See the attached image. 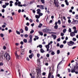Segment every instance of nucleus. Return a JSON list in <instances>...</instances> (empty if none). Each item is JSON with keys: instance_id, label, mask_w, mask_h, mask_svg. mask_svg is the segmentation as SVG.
I'll return each mask as SVG.
<instances>
[{"instance_id": "1", "label": "nucleus", "mask_w": 78, "mask_h": 78, "mask_svg": "<svg viewBox=\"0 0 78 78\" xmlns=\"http://www.w3.org/2000/svg\"><path fill=\"white\" fill-rule=\"evenodd\" d=\"M37 62L38 68L37 69H36V70H37V78H39V58L37 59Z\"/></svg>"}, {"instance_id": "2", "label": "nucleus", "mask_w": 78, "mask_h": 78, "mask_svg": "<svg viewBox=\"0 0 78 78\" xmlns=\"http://www.w3.org/2000/svg\"><path fill=\"white\" fill-rule=\"evenodd\" d=\"M4 58H5L8 61H9L10 60V55H9V54L8 53L5 54V55H4Z\"/></svg>"}, {"instance_id": "3", "label": "nucleus", "mask_w": 78, "mask_h": 78, "mask_svg": "<svg viewBox=\"0 0 78 78\" xmlns=\"http://www.w3.org/2000/svg\"><path fill=\"white\" fill-rule=\"evenodd\" d=\"M67 44L69 46H72L73 45H76V44H75V43L72 41H70L69 42H68Z\"/></svg>"}, {"instance_id": "4", "label": "nucleus", "mask_w": 78, "mask_h": 78, "mask_svg": "<svg viewBox=\"0 0 78 78\" xmlns=\"http://www.w3.org/2000/svg\"><path fill=\"white\" fill-rule=\"evenodd\" d=\"M43 32H44V33H48V32H50L51 30L49 28H46L43 29Z\"/></svg>"}, {"instance_id": "5", "label": "nucleus", "mask_w": 78, "mask_h": 78, "mask_svg": "<svg viewBox=\"0 0 78 78\" xmlns=\"http://www.w3.org/2000/svg\"><path fill=\"white\" fill-rule=\"evenodd\" d=\"M54 4L55 5V6L56 7H57V8H58L59 7V4H58V2H57L56 1V0H54Z\"/></svg>"}, {"instance_id": "6", "label": "nucleus", "mask_w": 78, "mask_h": 78, "mask_svg": "<svg viewBox=\"0 0 78 78\" xmlns=\"http://www.w3.org/2000/svg\"><path fill=\"white\" fill-rule=\"evenodd\" d=\"M37 14H38L39 16L37 15H35V17L37 19H39V9H37Z\"/></svg>"}, {"instance_id": "7", "label": "nucleus", "mask_w": 78, "mask_h": 78, "mask_svg": "<svg viewBox=\"0 0 78 78\" xmlns=\"http://www.w3.org/2000/svg\"><path fill=\"white\" fill-rule=\"evenodd\" d=\"M30 39L29 40V43H31L32 42V35H30L29 36Z\"/></svg>"}, {"instance_id": "8", "label": "nucleus", "mask_w": 78, "mask_h": 78, "mask_svg": "<svg viewBox=\"0 0 78 78\" xmlns=\"http://www.w3.org/2000/svg\"><path fill=\"white\" fill-rule=\"evenodd\" d=\"M44 46L47 49V51H49V48H50V46H48V45H46L45 46Z\"/></svg>"}, {"instance_id": "9", "label": "nucleus", "mask_w": 78, "mask_h": 78, "mask_svg": "<svg viewBox=\"0 0 78 78\" xmlns=\"http://www.w3.org/2000/svg\"><path fill=\"white\" fill-rule=\"evenodd\" d=\"M70 35L72 37H73L74 36H75V34L73 32L70 33Z\"/></svg>"}, {"instance_id": "10", "label": "nucleus", "mask_w": 78, "mask_h": 78, "mask_svg": "<svg viewBox=\"0 0 78 78\" xmlns=\"http://www.w3.org/2000/svg\"><path fill=\"white\" fill-rule=\"evenodd\" d=\"M18 6H20V7H22L23 6V5H20V4H21V2H18Z\"/></svg>"}, {"instance_id": "11", "label": "nucleus", "mask_w": 78, "mask_h": 78, "mask_svg": "<svg viewBox=\"0 0 78 78\" xmlns=\"http://www.w3.org/2000/svg\"><path fill=\"white\" fill-rule=\"evenodd\" d=\"M24 49H22L21 50V51L20 52V53H21V55H23L24 54Z\"/></svg>"}, {"instance_id": "12", "label": "nucleus", "mask_w": 78, "mask_h": 78, "mask_svg": "<svg viewBox=\"0 0 78 78\" xmlns=\"http://www.w3.org/2000/svg\"><path fill=\"white\" fill-rule=\"evenodd\" d=\"M10 4H9V5L10 6H12V3H13V1H10Z\"/></svg>"}, {"instance_id": "13", "label": "nucleus", "mask_w": 78, "mask_h": 78, "mask_svg": "<svg viewBox=\"0 0 78 78\" xmlns=\"http://www.w3.org/2000/svg\"><path fill=\"white\" fill-rule=\"evenodd\" d=\"M43 16V13L41 12V10L39 9V17H41V16Z\"/></svg>"}, {"instance_id": "14", "label": "nucleus", "mask_w": 78, "mask_h": 78, "mask_svg": "<svg viewBox=\"0 0 78 78\" xmlns=\"http://www.w3.org/2000/svg\"><path fill=\"white\" fill-rule=\"evenodd\" d=\"M62 61H61V62H60L58 64V66H57V69H58V67H59V65H61V64H62Z\"/></svg>"}, {"instance_id": "15", "label": "nucleus", "mask_w": 78, "mask_h": 78, "mask_svg": "<svg viewBox=\"0 0 78 78\" xmlns=\"http://www.w3.org/2000/svg\"><path fill=\"white\" fill-rule=\"evenodd\" d=\"M40 7L41 9H44V5H41V6H40Z\"/></svg>"}, {"instance_id": "16", "label": "nucleus", "mask_w": 78, "mask_h": 78, "mask_svg": "<svg viewBox=\"0 0 78 78\" xmlns=\"http://www.w3.org/2000/svg\"><path fill=\"white\" fill-rule=\"evenodd\" d=\"M40 51H41V53H44V52H45V51H44V49L42 48L41 49Z\"/></svg>"}, {"instance_id": "17", "label": "nucleus", "mask_w": 78, "mask_h": 78, "mask_svg": "<svg viewBox=\"0 0 78 78\" xmlns=\"http://www.w3.org/2000/svg\"><path fill=\"white\" fill-rule=\"evenodd\" d=\"M74 24H77V23H78V21L77 20H74Z\"/></svg>"}, {"instance_id": "18", "label": "nucleus", "mask_w": 78, "mask_h": 78, "mask_svg": "<svg viewBox=\"0 0 78 78\" xmlns=\"http://www.w3.org/2000/svg\"><path fill=\"white\" fill-rule=\"evenodd\" d=\"M52 36H53V37L54 39H56V35H52Z\"/></svg>"}, {"instance_id": "19", "label": "nucleus", "mask_w": 78, "mask_h": 78, "mask_svg": "<svg viewBox=\"0 0 78 78\" xmlns=\"http://www.w3.org/2000/svg\"><path fill=\"white\" fill-rule=\"evenodd\" d=\"M33 54L32 53L31 55H30L29 56V58H30V59H31L32 58V57H33Z\"/></svg>"}, {"instance_id": "20", "label": "nucleus", "mask_w": 78, "mask_h": 78, "mask_svg": "<svg viewBox=\"0 0 78 78\" xmlns=\"http://www.w3.org/2000/svg\"><path fill=\"white\" fill-rule=\"evenodd\" d=\"M20 31L21 33H23V30L22 29H21L20 30Z\"/></svg>"}, {"instance_id": "21", "label": "nucleus", "mask_w": 78, "mask_h": 78, "mask_svg": "<svg viewBox=\"0 0 78 78\" xmlns=\"http://www.w3.org/2000/svg\"><path fill=\"white\" fill-rule=\"evenodd\" d=\"M25 31H27L28 30V27L27 26L25 27Z\"/></svg>"}, {"instance_id": "22", "label": "nucleus", "mask_w": 78, "mask_h": 78, "mask_svg": "<svg viewBox=\"0 0 78 78\" xmlns=\"http://www.w3.org/2000/svg\"><path fill=\"white\" fill-rule=\"evenodd\" d=\"M41 2L43 4L45 3V1L44 0H41Z\"/></svg>"}, {"instance_id": "23", "label": "nucleus", "mask_w": 78, "mask_h": 78, "mask_svg": "<svg viewBox=\"0 0 78 78\" xmlns=\"http://www.w3.org/2000/svg\"><path fill=\"white\" fill-rule=\"evenodd\" d=\"M39 34L41 36H43V32H42L40 31Z\"/></svg>"}, {"instance_id": "24", "label": "nucleus", "mask_w": 78, "mask_h": 78, "mask_svg": "<svg viewBox=\"0 0 78 78\" xmlns=\"http://www.w3.org/2000/svg\"><path fill=\"white\" fill-rule=\"evenodd\" d=\"M66 29H64L63 30V33H65L66 32Z\"/></svg>"}, {"instance_id": "25", "label": "nucleus", "mask_w": 78, "mask_h": 78, "mask_svg": "<svg viewBox=\"0 0 78 78\" xmlns=\"http://www.w3.org/2000/svg\"><path fill=\"white\" fill-rule=\"evenodd\" d=\"M23 41L24 43H27V40L26 39H24Z\"/></svg>"}, {"instance_id": "26", "label": "nucleus", "mask_w": 78, "mask_h": 78, "mask_svg": "<svg viewBox=\"0 0 78 78\" xmlns=\"http://www.w3.org/2000/svg\"><path fill=\"white\" fill-rule=\"evenodd\" d=\"M54 28L55 29H56V30H57V29H58V26L55 25L54 26Z\"/></svg>"}, {"instance_id": "27", "label": "nucleus", "mask_w": 78, "mask_h": 78, "mask_svg": "<svg viewBox=\"0 0 78 78\" xmlns=\"http://www.w3.org/2000/svg\"><path fill=\"white\" fill-rule=\"evenodd\" d=\"M75 69H73L72 70V69H71V72L72 73H74L75 72Z\"/></svg>"}, {"instance_id": "28", "label": "nucleus", "mask_w": 78, "mask_h": 78, "mask_svg": "<svg viewBox=\"0 0 78 78\" xmlns=\"http://www.w3.org/2000/svg\"><path fill=\"white\" fill-rule=\"evenodd\" d=\"M16 33L18 34H20V32L18 31L17 30H16Z\"/></svg>"}, {"instance_id": "29", "label": "nucleus", "mask_w": 78, "mask_h": 78, "mask_svg": "<svg viewBox=\"0 0 78 78\" xmlns=\"http://www.w3.org/2000/svg\"><path fill=\"white\" fill-rule=\"evenodd\" d=\"M64 47V45L63 44H61L60 45V48H62Z\"/></svg>"}, {"instance_id": "30", "label": "nucleus", "mask_w": 78, "mask_h": 78, "mask_svg": "<svg viewBox=\"0 0 78 78\" xmlns=\"http://www.w3.org/2000/svg\"><path fill=\"white\" fill-rule=\"evenodd\" d=\"M6 7V5H2V8H5Z\"/></svg>"}, {"instance_id": "31", "label": "nucleus", "mask_w": 78, "mask_h": 78, "mask_svg": "<svg viewBox=\"0 0 78 78\" xmlns=\"http://www.w3.org/2000/svg\"><path fill=\"white\" fill-rule=\"evenodd\" d=\"M55 54V52L53 51H52L51 53V55H54Z\"/></svg>"}, {"instance_id": "32", "label": "nucleus", "mask_w": 78, "mask_h": 78, "mask_svg": "<svg viewBox=\"0 0 78 78\" xmlns=\"http://www.w3.org/2000/svg\"><path fill=\"white\" fill-rule=\"evenodd\" d=\"M58 23L59 25H60L61 24V20H58Z\"/></svg>"}, {"instance_id": "33", "label": "nucleus", "mask_w": 78, "mask_h": 78, "mask_svg": "<svg viewBox=\"0 0 78 78\" xmlns=\"http://www.w3.org/2000/svg\"><path fill=\"white\" fill-rule=\"evenodd\" d=\"M43 25V24L41 23H40L39 24V28H41V27Z\"/></svg>"}, {"instance_id": "34", "label": "nucleus", "mask_w": 78, "mask_h": 78, "mask_svg": "<svg viewBox=\"0 0 78 78\" xmlns=\"http://www.w3.org/2000/svg\"><path fill=\"white\" fill-rule=\"evenodd\" d=\"M73 33H74V34L77 33H78V30H74Z\"/></svg>"}, {"instance_id": "35", "label": "nucleus", "mask_w": 78, "mask_h": 78, "mask_svg": "<svg viewBox=\"0 0 78 78\" xmlns=\"http://www.w3.org/2000/svg\"><path fill=\"white\" fill-rule=\"evenodd\" d=\"M60 53V51L59 50L57 51V54H59Z\"/></svg>"}, {"instance_id": "36", "label": "nucleus", "mask_w": 78, "mask_h": 78, "mask_svg": "<svg viewBox=\"0 0 78 78\" xmlns=\"http://www.w3.org/2000/svg\"><path fill=\"white\" fill-rule=\"evenodd\" d=\"M5 5H6V6H8L9 5V3L8 2H5Z\"/></svg>"}, {"instance_id": "37", "label": "nucleus", "mask_w": 78, "mask_h": 78, "mask_svg": "<svg viewBox=\"0 0 78 78\" xmlns=\"http://www.w3.org/2000/svg\"><path fill=\"white\" fill-rule=\"evenodd\" d=\"M64 35V34L63 33H61V36H63Z\"/></svg>"}, {"instance_id": "38", "label": "nucleus", "mask_w": 78, "mask_h": 78, "mask_svg": "<svg viewBox=\"0 0 78 78\" xmlns=\"http://www.w3.org/2000/svg\"><path fill=\"white\" fill-rule=\"evenodd\" d=\"M42 74L43 75V76H45V75H46V73H45V72H43L42 73Z\"/></svg>"}, {"instance_id": "39", "label": "nucleus", "mask_w": 78, "mask_h": 78, "mask_svg": "<svg viewBox=\"0 0 78 78\" xmlns=\"http://www.w3.org/2000/svg\"><path fill=\"white\" fill-rule=\"evenodd\" d=\"M39 48H42V45L41 44L39 45Z\"/></svg>"}, {"instance_id": "40", "label": "nucleus", "mask_w": 78, "mask_h": 78, "mask_svg": "<svg viewBox=\"0 0 78 78\" xmlns=\"http://www.w3.org/2000/svg\"><path fill=\"white\" fill-rule=\"evenodd\" d=\"M34 32V30H32L30 32V34H32V33H33V32Z\"/></svg>"}, {"instance_id": "41", "label": "nucleus", "mask_w": 78, "mask_h": 78, "mask_svg": "<svg viewBox=\"0 0 78 78\" xmlns=\"http://www.w3.org/2000/svg\"><path fill=\"white\" fill-rule=\"evenodd\" d=\"M28 36V35L27 34H26L24 35V37H27Z\"/></svg>"}, {"instance_id": "42", "label": "nucleus", "mask_w": 78, "mask_h": 78, "mask_svg": "<svg viewBox=\"0 0 78 78\" xmlns=\"http://www.w3.org/2000/svg\"><path fill=\"white\" fill-rule=\"evenodd\" d=\"M3 48L4 50H6V46H4L3 47Z\"/></svg>"}, {"instance_id": "43", "label": "nucleus", "mask_w": 78, "mask_h": 78, "mask_svg": "<svg viewBox=\"0 0 78 78\" xmlns=\"http://www.w3.org/2000/svg\"><path fill=\"white\" fill-rule=\"evenodd\" d=\"M69 32H70V33H71V32H72V30L71 29V28L69 29Z\"/></svg>"}, {"instance_id": "44", "label": "nucleus", "mask_w": 78, "mask_h": 78, "mask_svg": "<svg viewBox=\"0 0 78 78\" xmlns=\"http://www.w3.org/2000/svg\"><path fill=\"white\" fill-rule=\"evenodd\" d=\"M73 40L74 41H76V39L75 38H73Z\"/></svg>"}, {"instance_id": "45", "label": "nucleus", "mask_w": 78, "mask_h": 78, "mask_svg": "<svg viewBox=\"0 0 78 78\" xmlns=\"http://www.w3.org/2000/svg\"><path fill=\"white\" fill-rule=\"evenodd\" d=\"M60 38H58L57 39V41H58V42H59V41H61V40L60 39Z\"/></svg>"}, {"instance_id": "46", "label": "nucleus", "mask_w": 78, "mask_h": 78, "mask_svg": "<svg viewBox=\"0 0 78 78\" xmlns=\"http://www.w3.org/2000/svg\"><path fill=\"white\" fill-rule=\"evenodd\" d=\"M46 56L48 57V58L49 56H50V55L49 54H47L46 55Z\"/></svg>"}, {"instance_id": "47", "label": "nucleus", "mask_w": 78, "mask_h": 78, "mask_svg": "<svg viewBox=\"0 0 78 78\" xmlns=\"http://www.w3.org/2000/svg\"><path fill=\"white\" fill-rule=\"evenodd\" d=\"M0 36L1 37H3L4 36V35L3 34H0Z\"/></svg>"}, {"instance_id": "48", "label": "nucleus", "mask_w": 78, "mask_h": 78, "mask_svg": "<svg viewBox=\"0 0 78 78\" xmlns=\"http://www.w3.org/2000/svg\"><path fill=\"white\" fill-rule=\"evenodd\" d=\"M9 34L10 33H11V32H12V30H9Z\"/></svg>"}, {"instance_id": "49", "label": "nucleus", "mask_w": 78, "mask_h": 78, "mask_svg": "<svg viewBox=\"0 0 78 78\" xmlns=\"http://www.w3.org/2000/svg\"><path fill=\"white\" fill-rule=\"evenodd\" d=\"M3 65V62H0V66H2Z\"/></svg>"}, {"instance_id": "50", "label": "nucleus", "mask_w": 78, "mask_h": 78, "mask_svg": "<svg viewBox=\"0 0 78 78\" xmlns=\"http://www.w3.org/2000/svg\"><path fill=\"white\" fill-rule=\"evenodd\" d=\"M15 5H16V6H17V5L18 4V3L17 2H16L15 3Z\"/></svg>"}, {"instance_id": "51", "label": "nucleus", "mask_w": 78, "mask_h": 78, "mask_svg": "<svg viewBox=\"0 0 78 78\" xmlns=\"http://www.w3.org/2000/svg\"><path fill=\"white\" fill-rule=\"evenodd\" d=\"M68 23H71V20H70V19H69L68 20Z\"/></svg>"}, {"instance_id": "52", "label": "nucleus", "mask_w": 78, "mask_h": 78, "mask_svg": "<svg viewBox=\"0 0 78 78\" xmlns=\"http://www.w3.org/2000/svg\"><path fill=\"white\" fill-rule=\"evenodd\" d=\"M75 18L76 19H78V15H76Z\"/></svg>"}, {"instance_id": "53", "label": "nucleus", "mask_w": 78, "mask_h": 78, "mask_svg": "<svg viewBox=\"0 0 78 78\" xmlns=\"http://www.w3.org/2000/svg\"><path fill=\"white\" fill-rule=\"evenodd\" d=\"M73 29L74 30H76V27H73Z\"/></svg>"}, {"instance_id": "54", "label": "nucleus", "mask_w": 78, "mask_h": 78, "mask_svg": "<svg viewBox=\"0 0 78 78\" xmlns=\"http://www.w3.org/2000/svg\"><path fill=\"white\" fill-rule=\"evenodd\" d=\"M20 44L23 45V41H21L20 43Z\"/></svg>"}, {"instance_id": "55", "label": "nucleus", "mask_w": 78, "mask_h": 78, "mask_svg": "<svg viewBox=\"0 0 78 78\" xmlns=\"http://www.w3.org/2000/svg\"><path fill=\"white\" fill-rule=\"evenodd\" d=\"M66 41H64L63 42V44H66Z\"/></svg>"}, {"instance_id": "56", "label": "nucleus", "mask_w": 78, "mask_h": 78, "mask_svg": "<svg viewBox=\"0 0 78 78\" xmlns=\"http://www.w3.org/2000/svg\"><path fill=\"white\" fill-rule=\"evenodd\" d=\"M68 70L69 72H70V71H71V70H70V69H68Z\"/></svg>"}, {"instance_id": "57", "label": "nucleus", "mask_w": 78, "mask_h": 78, "mask_svg": "<svg viewBox=\"0 0 78 78\" xmlns=\"http://www.w3.org/2000/svg\"><path fill=\"white\" fill-rule=\"evenodd\" d=\"M2 28H5V27H6V26L5 25H3L2 26Z\"/></svg>"}, {"instance_id": "58", "label": "nucleus", "mask_w": 78, "mask_h": 78, "mask_svg": "<svg viewBox=\"0 0 78 78\" xmlns=\"http://www.w3.org/2000/svg\"><path fill=\"white\" fill-rule=\"evenodd\" d=\"M36 22L37 23H38L39 22V20L38 19H37L36 20Z\"/></svg>"}, {"instance_id": "59", "label": "nucleus", "mask_w": 78, "mask_h": 78, "mask_svg": "<svg viewBox=\"0 0 78 78\" xmlns=\"http://www.w3.org/2000/svg\"><path fill=\"white\" fill-rule=\"evenodd\" d=\"M63 18L65 20H66V17L65 16H63Z\"/></svg>"}, {"instance_id": "60", "label": "nucleus", "mask_w": 78, "mask_h": 78, "mask_svg": "<svg viewBox=\"0 0 78 78\" xmlns=\"http://www.w3.org/2000/svg\"><path fill=\"white\" fill-rule=\"evenodd\" d=\"M57 47H59V43H57Z\"/></svg>"}, {"instance_id": "61", "label": "nucleus", "mask_w": 78, "mask_h": 78, "mask_svg": "<svg viewBox=\"0 0 78 78\" xmlns=\"http://www.w3.org/2000/svg\"><path fill=\"white\" fill-rule=\"evenodd\" d=\"M26 25L27 26H29V25H30V24H29V23H27Z\"/></svg>"}, {"instance_id": "62", "label": "nucleus", "mask_w": 78, "mask_h": 78, "mask_svg": "<svg viewBox=\"0 0 78 78\" xmlns=\"http://www.w3.org/2000/svg\"><path fill=\"white\" fill-rule=\"evenodd\" d=\"M48 76H51V73L50 72V71H49V74H48Z\"/></svg>"}, {"instance_id": "63", "label": "nucleus", "mask_w": 78, "mask_h": 78, "mask_svg": "<svg viewBox=\"0 0 78 78\" xmlns=\"http://www.w3.org/2000/svg\"><path fill=\"white\" fill-rule=\"evenodd\" d=\"M35 38L37 39H39V37L37 36H36L35 37Z\"/></svg>"}, {"instance_id": "64", "label": "nucleus", "mask_w": 78, "mask_h": 78, "mask_svg": "<svg viewBox=\"0 0 78 78\" xmlns=\"http://www.w3.org/2000/svg\"><path fill=\"white\" fill-rule=\"evenodd\" d=\"M2 12H5V9H3L2 10Z\"/></svg>"}]
</instances>
